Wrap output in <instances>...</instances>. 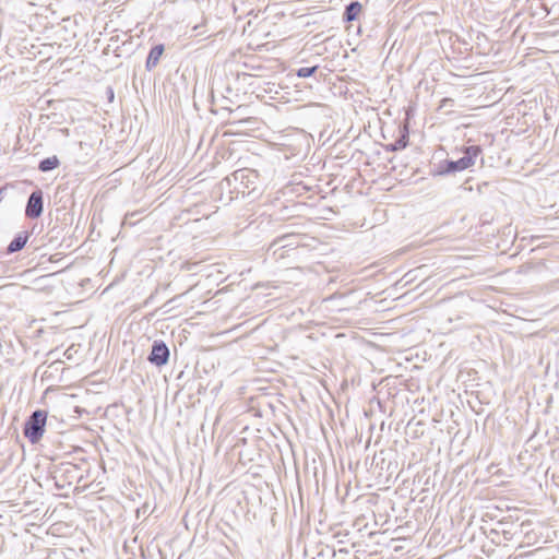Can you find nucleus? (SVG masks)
I'll return each instance as SVG.
<instances>
[{
  "label": "nucleus",
  "instance_id": "obj_1",
  "mask_svg": "<svg viewBox=\"0 0 559 559\" xmlns=\"http://www.w3.org/2000/svg\"><path fill=\"white\" fill-rule=\"evenodd\" d=\"M47 421V412L37 409L32 413L24 425V436L29 440L31 443H37L44 432Z\"/></svg>",
  "mask_w": 559,
  "mask_h": 559
},
{
  "label": "nucleus",
  "instance_id": "obj_2",
  "mask_svg": "<svg viewBox=\"0 0 559 559\" xmlns=\"http://www.w3.org/2000/svg\"><path fill=\"white\" fill-rule=\"evenodd\" d=\"M44 211L43 191L40 189L34 190L28 197L25 215L28 218H38Z\"/></svg>",
  "mask_w": 559,
  "mask_h": 559
},
{
  "label": "nucleus",
  "instance_id": "obj_3",
  "mask_svg": "<svg viewBox=\"0 0 559 559\" xmlns=\"http://www.w3.org/2000/svg\"><path fill=\"white\" fill-rule=\"evenodd\" d=\"M480 150L477 146H469L465 150L464 156L460 159L452 162L449 166L451 171H463L475 164Z\"/></svg>",
  "mask_w": 559,
  "mask_h": 559
},
{
  "label": "nucleus",
  "instance_id": "obj_4",
  "mask_svg": "<svg viewBox=\"0 0 559 559\" xmlns=\"http://www.w3.org/2000/svg\"><path fill=\"white\" fill-rule=\"evenodd\" d=\"M169 359V349L163 341H155L147 360L157 366H164Z\"/></svg>",
  "mask_w": 559,
  "mask_h": 559
},
{
  "label": "nucleus",
  "instance_id": "obj_5",
  "mask_svg": "<svg viewBox=\"0 0 559 559\" xmlns=\"http://www.w3.org/2000/svg\"><path fill=\"white\" fill-rule=\"evenodd\" d=\"M28 238H29V233L28 231H21V233H19L12 239V241L9 243V246L7 248V252L11 254V253H14V252H17V251L22 250L25 247V245L27 243Z\"/></svg>",
  "mask_w": 559,
  "mask_h": 559
},
{
  "label": "nucleus",
  "instance_id": "obj_6",
  "mask_svg": "<svg viewBox=\"0 0 559 559\" xmlns=\"http://www.w3.org/2000/svg\"><path fill=\"white\" fill-rule=\"evenodd\" d=\"M163 52H164L163 45H156L150 50L147 59H146V69L147 70H151L157 66L160 57L163 56Z\"/></svg>",
  "mask_w": 559,
  "mask_h": 559
},
{
  "label": "nucleus",
  "instance_id": "obj_7",
  "mask_svg": "<svg viewBox=\"0 0 559 559\" xmlns=\"http://www.w3.org/2000/svg\"><path fill=\"white\" fill-rule=\"evenodd\" d=\"M362 7L359 2H352L349 5L346 7L345 11V21L352 22L358 17V15L361 13Z\"/></svg>",
  "mask_w": 559,
  "mask_h": 559
},
{
  "label": "nucleus",
  "instance_id": "obj_8",
  "mask_svg": "<svg viewBox=\"0 0 559 559\" xmlns=\"http://www.w3.org/2000/svg\"><path fill=\"white\" fill-rule=\"evenodd\" d=\"M58 164H59V160L56 156L48 157L40 162L39 169L41 171H49V170L55 169L58 166Z\"/></svg>",
  "mask_w": 559,
  "mask_h": 559
},
{
  "label": "nucleus",
  "instance_id": "obj_9",
  "mask_svg": "<svg viewBox=\"0 0 559 559\" xmlns=\"http://www.w3.org/2000/svg\"><path fill=\"white\" fill-rule=\"evenodd\" d=\"M317 69H318L317 66L311 67V68H300L297 71V75L299 78H308V76H311L317 71Z\"/></svg>",
  "mask_w": 559,
  "mask_h": 559
},
{
  "label": "nucleus",
  "instance_id": "obj_10",
  "mask_svg": "<svg viewBox=\"0 0 559 559\" xmlns=\"http://www.w3.org/2000/svg\"><path fill=\"white\" fill-rule=\"evenodd\" d=\"M300 189H302V190H308V187H307V186L301 185V182L296 183L295 191L299 192V191H300Z\"/></svg>",
  "mask_w": 559,
  "mask_h": 559
},
{
  "label": "nucleus",
  "instance_id": "obj_11",
  "mask_svg": "<svg viewBox=\"0 0 559 559\" xmlns=\"http://www.w3.org/2000/svg\"><path fill=\"white\" fill-rule=\"evenodd\" d=\"M2 193H3V189L1 188V189H0V202L2 201V198H3V197H2Z\"/></svg>",
  "mask_w": 559,
  "mask_h": 559
},
{
  "label": "nucleus",
  "instance_id": "obj_12",
  "mask_svg": "<svg viewBox=\"0 0 559 559\" xmlns=\"http://www.w3.org/2000/svg\"><path fill=\"white\" fill-rule=\"evenodd\" d=\"M70 349H68L64 354L67 355L68 358H70L71 356V353H69Z\"/></svg>",
  "mask_w": 559,
  "mask_h": 559
}]
</instances>
